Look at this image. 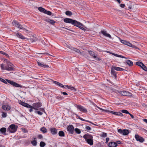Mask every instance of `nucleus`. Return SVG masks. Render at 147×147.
Returning a JSON list of instances; mask_svg holds the SVG:
<instances>
[{
  "label": "nucleus",
  "mask_w": 147,
  "mask_h": 147,
  "mask_svg": "<svg viewBox=\"0 0 147 147\" xmlns=\"http://www.w3.org/2000/svg\"><path fill=\"white\" fill-rule=\"evenodd\" d=\"M64 21L67 23L71 24L83 30H86V27L82 24L76 20L70 18H66L64 19Z\"/></svg>",
  "instance_id": "1"
},
{
  "label": "nucleus",
  "mask_w": 147,
  "mask_h": 147,
  "mask_svg": "<svg viewBox=\"0 0 147 147\" xmlns=\"http://www.w3.org/2000/svg\"><path fill=\"white\" fill-rule=\"evenodd\" d=\"M13 65L9 62H7V65L4 66L3 64H1V67L2 70H7V71H12L13 70Z\"/></svg>",
  "instance_id": "2"
},
{
  "label": "nucleus",
  "mask_w": 147,
  "mask_h": 147,
  "mask_svg": "<svg viewBox=\"0 0 147 147\" xmlns=\"http://www.w3.org/2000/svg\"><path fill=\"white\" fill-rule=\"evenodd\" d=\"M115 70L117 71H121L124 70L123 69L119 67H116L114 66H112L111 67V73L113 77L116 78L117 72Z\"/></svg>",
  "instance_id": "3"
},
{
  "label": "nucleus",
  "mask_w": 147,
  "mask_h": 147,
  "mask_svg": "<svg viewBox=\"0 0 147 147\" xmlns=\"http://www.w3.org/2000/svg\"><path fill=\"white\" fill-rule=\"evenodd\" d=\"M17 127L15 125L11 124L9 126L7 130L11 133H14L16 131Z\"/></svg>",
  "instance_id": "4"
},
{
  "label": "nucleus",
  "mask_w": 147,
  "mask_h": 147,
  "mask_svg": "<svg viewBox=\"0 0 147 147\" xmlns=\"http://www.w3.org/2000/svg\"><path fill=\"white\" fill-rule=\"evenodd\" d=\"M19 103L22 105L24 106V107H26L27 108H30V109H29V111L30 112H31L32 111V109H33L34 107H32V106L24 102H23L21 100H20L18 101Z\"/></svg>",
  "instance_id": "5"
},
{
  "label": "nucleus",
  "mask_w": 147,
  "mask_h": 147,
  "mask_svg": "<svg viewBox=\"0 0 147 147\" xmlns=\"http://www.w3.org/2000/svg\"><path fill=\"white\" fill-rule=\"evenodd\" d=\"M118 132L120 134L124 135H127L129 133V130L126 129H124L122 130L120 129L118 130Z\"/></svg>",
  "instance_id": "6"
},
{
  "label": "nucleus",
  "mask_w": 147,
  "mask_h": 147,
  "mask_svg": "<svg viewBox=\"0 0 147 147\" xmlns=\"http://www.w3.org/2000/svg\"><path fill=\"white\" fill-rule=\"evenodd\" d=\"M76 107L77 109L81 111L84 113H86L87 112V109L85 107L82 106L78 105Z\"/></svg>",
  "instance_id": "7"
},
{
  "label": "nucleus",
  "mask_w": 147,
  "mask_h": 147,
  "mask_svg": "<svg viewBox=\"0 0 147 147\" xmlns=\"http://www.w3.org/2000/svg\"><path fill=\"white\" fill-rule=\"evenodd\" d=\"M119 93L121 95L123 96H130L131 95V93L124 90L120 91Z\"/></svg>",
  "instance_id": "8"
},
{
  "label": "nucleus",
  "mask_w": 147,
  "mask_h": 147,
  "mask_svg": "<svg viewBox=\"0 0 147 147\" xmlns=\"http://www.w3.org/2000/svg\"><path fill=\"white\" fill-rule=\"evenodd\" d=\"M121 43L124 45H126L127 46H132V45L129 42L124 40H121L119 38Z\"/></svg>",
  "instance_id": "9"
},
{
  "label": "nucleus",
  "mask_w": 147,
  "mask_h": 147,
  "mask_svg": "<svg viewBox=\"0 0 147 147\" xmlns=\"http://www.w3.org/2000/svg\"><path fill=\"white\" fill-rule=\"evenodd\" d=\"M135 138L137 141H138L142 143L144 140V139L142 137L139 136L138 134H136L135 135Z\"/></svg>",
  "instance_id": "10"
},
{
  "label": "nucleus",
  "mask_w": 147,
  "mask_h": 147,
  "mask_svg": "<svg viewBox=\"0 0 147 147\" xmlns=\"http://www.w3.org/2000/svg\"><path fill=\"white\" fill-rule=\"evenodd\" d=\"M74 127L72 125H69L67 128V131L71 134L74 133Z\"/></svg>",
  "instance_id": "11"
},
{
  "label": "nucleus",
  "mask_w": 147,
  "mask_h": 147,
  "mask_svg": "<svg viewBox=\"0 0 147 147\" xmlns=\"http://www.w3.org/2000/svg\"><path fill=\"white\" fill-rule=\"evenodd\" d=\"M101 32L106 37H108L110 38H111L112 37L111 35L107 33L106 31L102 30L101 31Z\"/></svg>",
  "instance_id": "12"
},
{
  "label": "nucleus",
  "mask_w": 147,
  "mask_h": 147,
  "mask_svg": "<svg viewBox=\"0 0 147 147\" xmlns=\"http://www.w3.org/2000/svg\"><path fill=\"white\" fill-rule=\"evenodd\" d=\"M83 138L85 139V140L93 138L92 136L87 134L84 135L83 136Z\"/></svg>",
  "instance_id": "13"
},
{
  "label": "nucleus",
  "mask_w": 147,
  "mask_h": 147,
  "mask_svg": "<svg viewBox=\"0 0 147 147\" xmlns=\"http://www.w3.org/2000/svg\"><path fill=\"white\" fill-rule=\"evenodd\" d=\"M106 52L107 53H110L116 57H121V58H125V59H127V58H126V57H125L123 56L119 55H117V54H115V53H111L110 52L108 51H107Z\"/></svg>",
  "instance_id": "14"
},
{
  "label": "nucleus",
  "mask_w": 147,
  "mask_h": 147,
  "mask_svg": "<svg viewBox=\"0 0 147 147\" xmlns=\"http://www.w3.org/2000/svg\"><path fill=\"white\" fill-rule=\"evenodd\" d=\"M108 146L109 147H116L117 146V143H115L114 142H110L108 144Z\"/></svg>",
  "instance_id": "15"
},
{
  "label": "nucleus",
  "mask_w": 147,
  "mask_h": 147,
  "mask_svg": "<svg viewBox=\"0 0 147 147\" xmlns=\"http://www.w3.org/2000/svg\"><path fill=\"white\" fill-rule=\"evenodd\" d=\"M33 109H37L36 108L40 107L41 106V104L40 103H34L33 104Z\"/></svg>",
  "instance_id": "16"
},
{
  "label": "nucleus",
  "mask_w": 147,
  "mask_h": 147,
  "mask_svg": "<svg viewBox=\"0 0 147 147\" xmlns=\"http://www.w3.org/2000/svg\"><path fill=\"white\" fill-rule=\"evenodd\" d=\"M50 131L51 133L53 135H55L57 134V129L55 128H52L50 129Z\"/></svg>",
  "instance_id": "17"
},
{
  "label": "nucleus",
  "mask_w": 147,
  "mask_h": 147,
  "mask_svg": "<svg viewBox=\"0 0 147 147\" xmlns=\"http://www.w3.org/2000/svg\"><path fill=\"white\" fill-rule=\"evenodd\" d=\"M2 108L5 110H9L10 109V107L8 105H3L2 106Z\"/></svg>",
  "instance_id": "18"
},
{
  "label": "nucleus",
  "mask_w": 147,
  "mask_h": 147,
  "mask_svg": "<svg viewBox=\"0 0 147 147\" xmlns=\"http://www.w3.org/2000/svg\"><path fill=\"white\" fill-rule=\"evenodd\" d=\"M16 36L18 38H21L22 39H26V38H25L24 36L22 34H20L19 33H18L16 34Z\"/></svg>",
  "instance_id": "19"
},
{
  "label": "nucleus",
  "mask_w": 147,
  "mask_h": 147,
  "mask_svg": "<svg viewBox=\"0 0 147 147\" xmlns=\"http://www.w3.org/2000/svg\"><path fill=\"white\" fill-rule=\"evenodd\" d=\"M45 21L47 22L52 25L54 24L56 22L54 21V20L49 19H47Z\"/></svg>",
  "instance_id": "20"
},
{
  "label": "nucleus",
  "mask_w": 147,
  "mask_h": 147,
  "mask_svg": "<svg viewBox=\"0 0 147 147\" xmlns=\"http://www.w3.org/2000/svg\"><path fill=\"white\" fill-rule=\"evenodd\" d=\"M88 52L90 55L92 57H93L94 58H95L96 57V55H95V53L93 52L89 51H88Z\"/></svg>",
  "instance_id": "21"
},
{
  "label": "nucleus",
  "mask_w": 147,
  "mask_h": 147,
  "mask_svg": "<svg viewBox=\"0 0 147 147\" xmlns=\"http://www.w3.org/2000/svg\"><path fill=\"white\" fill-rule=\"evenodd\" d=\"M87 142L91 146L93 144V139H90L86 140Z\"/></svg>",
  "instance_id": "22"
},
{
  "label": "nucleus",
  "mask_w": 147,
  "mask_h": 147,
  "mask_svg": "<svg viewBox=\"0 0 147 147\" xmlns=\"http://www.w3.org/2000/svg\"><path fill=\"white\" fill-rule=\"evenodd\" d=\"M38 64V65L40 66L41 67H44L45 68H47L49 67V66L48 65H44L42 64L41 63L39 62H37Z\"/></svg>",
  "instance_id": "23"
},
{
  "label": "nucleus",
  "mask_w": 147,
  "mask_h": 147,
  "mask_svg": "<svg viewBox=\"0 0 147 147\" xmlns=\"http://www.w3.org/2000/svg\"><path fill=\"white\" fill-rule=\"evenodd\" d=\"M77 117L79 119H80V120H81L82 121H86L87 122H89V123H91L93 125H95V124H94L91 121H89L88 120H86L83 119L82 118H81L78 115H77Z\"/></svg>",
  "instance_id": "24"
},
{
  "label": "nucleus",
  "mask_w": 147,
  "mask_h": 147,
  "mask_svg": "<svg viewBox=\"0 0 147 147\" xmlns=\"http://www.w3.org/2000/svg\"><path fill=\"white\" fill-rule=\"evenodd\" d=\"M69 48L71 49L72 50H73L74 51H76L78 53H79L80 52V51L79 50L74 48L73 47H69Z\"/></svg>",
  "instance_id": "25"
},
{
  "label": "nucleus",
  "mask_w": 147,
  "mask_h": 147,
  "mask_svg": "<svg viewBox=\"0 0 147 147\" xmlns=\"http://www.w3.org/2000/svg\"><path fill=\"white\" fill-rule=\"evenodd\" d=\"M12 85L13 86L16 87H20L22 88V86H21V85L17 83L13 82V83Z\"/></svg>",
  "instance_id": "26"
},
{
  "label": "nucleus",
  "mask_w": 147,
  "mask_h": 147,
  "mask_svg": "<svg viewBox=\"0 0 147 147\" xmlns=\"http://www.w3.org/2000/svg\"><path fill=\"white\" fill-rule=\"evenodd\" d=\"M126 63L129 66H131L133 65V62L129 60H127L126 61Z\"/></svg>",
  "instance_id": "27"
},
{
  "label": "nucleus",
  "mask_w": 147,
  "mask_h": 147,
  "mask_svg": "<svg viewBox=\"0 0 147 147\" xmlns=\"http://www.w3.org/2000/svg\"><path fill=\"white\" fill-rule=\"evenodd\" d=\"M37 38L36 37L33 38L29 39H28V41L30 42H34L37 41Z\"/></svg>",
  "instance_id": "28"
},
{
  "label": "nucleus",
  "mask_w": 147,
  "mask_h": 147,
  "mask_svg": "<svg viewBox=\"0 0 147 147\" xmlns=\"http://www.w3.org/2000/svg\"><path fill=\"white\" fill-rule=\"evenodd\" d=\"M40 130L44 134L47 133V129L45 127H43L41 128Z\"/></svg>",
  "instance_id": "29"
},
{
  "label": "nucleus",
  "mask_w": 147,
  "mask_h": 147,
  "mask_svg": "<svg viewBox=\"0 0 147 147\" xmlns=\"http://www.w3.org/2000/svg\"><path fill=\"white\" fill-rule=\"evenodd\" d=\"M58 134L59 136L61 137H64L65 136V134L64 132L62 131H59Z\"/></svg>",
  "instance_id": "30"
},
{
  "label": "nucleus",
  "mask_w": 147,
  "mask_h": 147,
  "mask_svg": "<svg viewBox=\"0 0 147 147\" xmlns=\"http://www.w3.org/2000/svg\"><path fill=\"white\" fill-rule=\"evenodd\" d=\"M54 82L55 84H57V85L61 87L64 88V86L63 85L59 82L57 81H54Z\"/></svg>",
  "instance_id": "31"
},
{
  "label": "nucleus",
  "mask_w": 147,
  "mask_h": 147,
  "mask_svg": "<svg viewBox=\"0 0 147 147\" xmlns=\"http://www.w3.org/2000/svg\"><path fill=\"white\" fill-rule=\"evenodd\" d=\"M6 131V129L5 128V127H2L0 129V131L2 134H5V133Z\"/></svg>",
  "instance_id": "32"
},
{
  "label": "nucleus",
  "mask_w": 147,
  "mask_h": 147,
  "mask_svg": "<svg viewBox=\"0 0 147 147\" xmlns=\"http://www.w3.org/2000/svg\"><path fill=\"white\" fill-rule=\"evenodd\" d=\"M38 10L40 12L45 13L46 10L44 8L40 7L38 8Z\"/></svg>",
  "instance_id": "33"
},
{
  "label": "nucleus",
  "mask_w": 147,
  "mask_h": 147,
  "mask_svg": "<svg viewBox=\"0 0 147 147\" xmlns=\"http://www.w3.org/2000/svg\"><path fill=\"white\" fill-rule=\"evenodd\" d=\"M18 23L15 20L13 21L12 22V24L13 25V26H14L16 27H17V25H18Z\"/></svg>",
  "instance_id": "34"
},
{
  "label": "nucleus",
  "mask_w": 147,
  "mask_h": 147,
  "mask_svg": "<svg viewBox=\"0 0 147 147\" xmlns=\"http://www.w3.org/2000/svg\"><path fill=\"white\" fill-rule=\"evenodd\" d=\"M46 144L45 142L42 141H41L40 143V146L41 147H44L45 145Z\"/></svg>",
  "instance_id": "35"
},
{
  "label": "nucleus",
  "mask_w": 147,
  "mask_h": 147,
  "mask_svg": "<svg viewBox=\"0 0 147 147\" xmlns=\"http://www.w3.org/2000/svg\"><path fill=\"white\" fill-rule=\"evenodd\" d=\"M65 14L67 15L71 16L72 14V13L70 11H66Z\"/></svg>",
  "instance_id": "36"
},
{
  "label": "nucleus",
  "mask_w": 147,
  "mask_h": 147,
  "mask_svg": "<svg viewBox=\"0 0 147 147\" xmlns=\"http://www.w3.org/2000/svg\"><path fill=\"white\" fill-rule=\"evenodd\" d=\"M136 64L137 65L141 67H142V65H143V64L141 62L138 61L136 63Z\"/></svg>",
  "instance_id": "37"
},
{
  "label": "nucleus",
  "mask_w": 147,
  "mask_h": 147,
  "mask_svg": "<svg viewBox=\"0 0 147 147\" xmlns=\"http://www.w3.org/2000/svg\"><path fill=\"white\" fill-rule=\"evenodd\" d=\"M31 144L34 146H36L37 144V142L36 140H33L31 142Z\"/></svg>",
  "instance_id": "38"
},
{
  "label": "nucleus",
  "mask_w": 147,
  "mask_h": 147,
  "mask_svg": "<svg viewBox=\"0 0 147 147\" xmlns=\"http://www.w3.org/2000/svg\"><path fill=\"white\" fill-rule=\"evenodd\" d=\"M74 130L76 133L78 134H80L81 133L80 130L78 128H76Z\"/></svg>",
  "instance_id": "39"
},
{
  "label": "nucleus",
  "mask_w": 147,
  "mask_h": 147,
  "mask_svg": "<svg viewBox=\"0 0 147 147\" xmlns=\"http://www.w3.org/2000/svg\"><path fill=\"white\" fill-rule=\"evenodd\" d=\"M142 65H142L141 68L144 71H147V68L144 65V64H143Z\"/></svg>",
  "instance_id": "40"
},
{
  "label": "nucleus",
  "mask_w": 147,
  "mask_h": 147,
  "mask_svg": "<svg viewBox=\"0 0 147 147\" xmlns=\"http://www.w3.org/2000/svg\"><path fill=\"white\" fill-rule=\"evenodd\" d=\"M114 115L119 116H122L123 115V114L122 113L120 112H115Z\"/></svg>",
  "instance_id": "41"
},
{
  "label": "nucleus",
  "mask_w": 147,
  "mask_h": 147,
  "mask_svg": "<svg viewBox=\"0 0 147 147\" xmlns=\"http://www.w3.org/2000/svg\"><path fill=\"white\" fill-rule=\"evenodd\" d=\"M45 13L49 15H51L52 14L51 12L50 11H47L46 10H45Z\"/></svg>",
  "instance_id": "42"
},
{
  "label": "nucleus",
  "mask_w": 147,
  "mask_h": 147,
  "mask_svg": "<svg viewBox=\"0 0 147 147\" xmlns=\"http://www.w3.org/2000/svg\"><path fill=\"white\" fill-rule=\"evenodd\" d=\"M69 89L71 90H72L73 91H76L77 90L74 87H71L70 86Z\"/></svg>",
  "instance_id": "43"
},
{
  "label": "nucleus",
  "mask_w": 147,
  "mask_h": 147,
  "mask_svg": "<svg viewBox=\"0 0 147 147\" xmlns=\"http://www.w3.org/2000/svg\"><path fill=\"white\" fill-rule=\"evenodd\" d=\"M0 81L3 82L5 84H7V82L6 81V80H5L4 79L2 78H1L0 77Z\"/></svg>",
  "instance_id": "44"
},
{
  "label": "nucleus",
  "mask_w": 147,
  "mask_h": 147,
  "mask_svg": "<svg viewBox=\"0 0 147 147\" xmlns=\"http://www.w3.org/2000/svg\"><path fill=\"white\" fill-rule=\"evenodd\" d=\"M121 112L123 113L128 114L129 113L126 110H122L121 111Z\"/></svg>",
  "instance_id": "45"
},
{
  "label": "nucleus",
  "mask_w": 147,
  "mask_h": 147,
  "mask_svg": "<svg viewBox=\"0 0 147 147\" xmlns=\"http://www.w3.org/2000/svg\"><path fill=\"white\" fill-rule=\"evenodd\" d=\"M7 113L5 112H3L2 114V116L3 117L5 118L7 117Z\"/></svg>",
  "instance_id": "46"
},
{
  "label": "nucleus",
  "mask_w": 147,
  "mask_h": 147,
  "mask_svg": "<svg viewBox=\"0 0 147 147\" xmlns=\"http://www.w3.org/2000/svg\"><path fill=\"white\" fill-rule=\"evenodd\" d=\"M6 82H7L8 83L10 84H11L12 85L13 83V81H11V80H9L7 79H6Z\"/></svg>",
  "instance_id": "47"
},
{
  "label": "nucleus",
  "mask_w": 147,
  "mask_h": 147,
  "mask_svg": "<svg viewBox=\"0 0 147 147\" xmlns=\"http://www.w3.org/2000/svg\"><path fill=\"white\" fill-rule=\"evenodd\" d=\"M101 136L102 137L105 138L107 136V134L105 133H103L101 135Z\"/></svg>",
  "instance_id": "48"
},
{
  "label": "nucleus",
  "mask_w": 147,
  "mask_h": 147,
  "mask_svg": "<svg viewBox=\"0 0 147 147\" xmlns=\"http://www.w3.org/2000/svg\"><path fill=\"white\" fill-rule=\"evenodd\" d=\"M17 27L20 28V29H22L23 28L22 25L18 23V25H17Z\"/></svg>",
  "instance_id": "49"
},
{
  "label": "nucleus",
  "mask_w": 147,
  "mask_h": 147,
  "mask_svg": "<svg viewBox=\"0 0 147 147\" xmlns=\"http://www.w3.org/2000/svg\"><path fill=\"white\" fill-rule=\"evenodd\" d=\"M105 111L107 112H110V113H111L114 114V115L115 114V112H114V111H108V110H105Z\"/></svg>",
  "instance_id": "50"
},
{
  "label": "nucleus",
  "mask_w": 147,
  "mask_h": 147,
  "mask_svg": "<svg viewBox=\"0 0 147 147\" xmlns=\"http://www.w3.org/2000/svg\"><path fill=\"white\" fill-rule=\"evenodd\" d=\"M0 53H1L3 55H5V56H8V54H7L6 53H5L3 51H0Z\"/></svg>",
  "instance_id": "51"
},
{
  "label": "nucleus",
  "mask_w": 147,
  "mask_h": 147,
  "mask_svg": "<svg viewBox=\"0 0 147 147\" xmlns=\"http://www.w3.org/2000/svg\"><path fill=\"white\" fill-rule=\"evenodd\" d=\"M36 113H37L38 115H41L42 114V113L40 111H36Z\"/></svg>",
  "instance_id": "52"
},
{
  "label": "nucleus",
  "mask_w": 147,
  "mask_h": 147,
  "mask_svg": "<svg viewBox=\"0 0 147 147\" xmlns=\"http://www.w3.org/2000/svg\"><path fill=\"white\" fill-rule=\"evenodd\" d=\"M37 137L39 139H42L43 138V136L41 135H39Z\"/></svg>",
  "instance_id": "53"
},
{
  "label": "nucleus",
  "mask_w": 147,
  "mask_h": 147,
  "mask_svg": "<svg viewBox=\"0 0 147 147\" xmlns=\"http://www.w3.org/2000/svg\"><path fill=\"white\" fill-rule=\"evenodd\" d=\"M85 128L88 131L90 130L91 129V128L88 126H86Z\"/></svg>",
  "instance_id": "54"
},
{
  "label": "nucleus",
  "mask_w": 147,
  "mask_h": 147,
  "mask_svg": "<svg viewBox=\"0 0 147 147\" xmlns=\"http://www.w3.org/2000/svg\"><path fill=\"white\" fill-rule=\"evenodd\" d=\"M109 140V138H106V141L105 142L107 144L108 143V141Z\"/></svg>",
  "instance_id": "55"
},
{
  "label": "nucleus",
  "mask_w": 147,
  "mask_h": 147,
  "mask_svg": "<svg viewBox=\"0 0 147 147\" xmlns=\"http://www.w3.org/2000/svg\"><path fill=\"white\" fill-rule=\"evenodd\" d=\"M120 6L122 8H124L125 6V5L124 4H121L120 5Z\"/></svg>",
  "instance_id": "56"
},
{
  "label": "nucleus",
  "mask_w": 147,
  "mask_h": 147,
  "mask_svg": "<svg viewBox=\"0 0 147 147\" xmlns=\"http://www.w3.org/2000/svg\"><path fill=\"white\" fill-rule=\"evenodd\" d=\"M61 93H62L63 94L65 95H68L67 93L65 92H61Z\"/></svg>",
  "instance_id": "57"
},
{
  "label": "nucleus",
  "mask_w": 147,
  "mask_h": 147,
  "mask_svg": "<svg viewBox=\"0 0 147 147\" xmlns=\"http://www.w3.org/2000/svg\"><path fill=\"white\" fill-rule=\"evenodd\" d=\"M128 114H129L131 116V117L132 118V119H133L134 118V116L132 115L131 114V113H129Z\"/></svg>",
  "instance_id": "58"
},
{
  "label": "nucleus",
  "mask_w": 147,
  "mask_h": 147,
  "mask_svg": "<svg viewBox=\"0 0 147 147\" xmlns=\"http://www.w3.org/2000/svg\"><path fill=\"white\" fill-rule=\"evenodd\" d=\"M115 143H117V144H120L121 143V141H117L115 142Z\"/></svg>",
  "instance_id": "59"
},
{
  "label": "nucleus",
  "mask_w": 147,
  "mask_h": 147,
  "mask_svg": "<svg viewBox=\"0 0 147 147\" xmlns=\"http://www.w3.org/2000/svg\"><path fill=\"white\" fill-rule=\"evenodd\" d=\"M143 121L144 122H145L147 124V119H143Z\"/></svg>",
  "instance_id": "60"
},
{
  "label": "nucleus",
  "mask_w": 147,
  "mask_h": 147,
  "mask_svg": "<svg viewBox=\"0 0 147 147\" xmlns=\"http://www.w3.org/2000/svg\"><path fill=\"white\" fill-rule=\"evenodd\" d=\"M98 107V109H100V110H102V111H105V110H104V109H102V108H100V107Z\"/></svg>",
  "instance_id": "61"
},
{
  "label": "nucleus",
  "mask_w": 147,
  "mask_h": 147,
  "mask_svg": "<svg viewBox=\"0 0 147 147\" xmlns=\"http://www.w3.org/2000/svg\"><path fill=\"white\" fill-rule=\"evenodd\" d=\"M111 90L112 91V92H115L116 91V90L115 89H113V88H111Z\"/></svg>",
  "instance_id": "62"
},
{
  "label": "nucleus",
  "mask_w": 147,
  "mask_h": 147,
  "mask_svg": "<svg viewBox=\"0 0 147 147\" xmlns=\"http://www.w3.org/2000/svg\"><path fill=\"white\" fill-rule=\"evenodd\" d=\"M40 111H43V112L45 111L44 109H40Z\"/></svg>",
  "instance_id": "63"
},
{
  "label": "nucleus",
  "mask_w": 147,
  "mask_h": 147,
  "mask_svg": "<svg viewBox=\"0 0 147 147\" xmlns=\"http://www.w3.org/2000/svg\"><path fill=\"white\" fill-rule=\"evenodd\" d=\"M116 1L118 2L119 3H121V1L120 0H116Z\"/></svg>",
  "instance_id": "64"
}]
</instances>
